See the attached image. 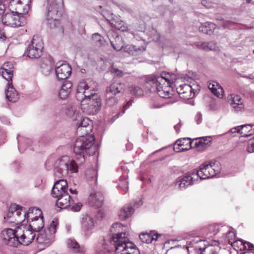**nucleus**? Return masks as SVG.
Here are the masks:
<instances>
[{
  "instance_id": "nucleus-62",
  "label": "nucleus",
  "mask_w": 254,
  "mask_h": 254,
  "mask_svg": "<svg viewBox=\"0 0 254 254\" xmlns=\"http://www.w3.org/2000/svg\"><path fill=\"white\" fill-rule=\"evenodd\" d=\"M12 165H13V166L15 165L16 166V168L15 169H17L18 168V167L19 166L20 164H19V163L18 161H15L12 164Z\"/></svg>"
},
{
  "instance_id": "nucleus-43",
  "label": "nucleus",
  "mask_w": 254,
  "mask_h": 254,
  "mask_svg": "<svg viewBox=\"0 0 254 254\" xmlns=\"http://www.w3.org/2000/svg\"><path fill=\"white\" fill-rule=\"evenodd\" d=\"M112 24L115 26V27L122 31H125L127 29V27L124 25L122 21H113Z\"/></svg>"
},
{
  "instance_id": "nucleus-17",
  "label": "nucleus",
  "mask_w": 254,
  "mask_h": 254,
  "mask_svg": "<svg viewBox=\"0 0 254 254\" xmlns=\"http://www.w3.org/2000/svg\"><path fill=\"white\" fill-rule=\"evenodd\" d=\"M34 212L35 214H38V216H34L33 213L31 214V216L28 220H27V222H29V225L27 227L33 231L38 232L41 231L44 227L43 217L40 209L35 208Z\"/></svg>"
},
{
  "instance_id": "nucleus-63",
  "label": "nucleus",
  "mask_w": 254,
  "mask_h": 254,
  "mask_svg": "<svg viewBox=\"0 0 254 254\" xmlns=\"http://www.w3.org/2000/svg\"><path fill=\"white\" fill-rule=\"evenodd\" d=\"M119 186H120V187H121L122 189H124V190H125V191H126V192H127V190H128L127 187H125V188H122V187H121V184H120V185H119Z\"/></svg>"
},
{
  "instance_id": "nucleus-58",
  "label": "nucleus",
  "mask_w": 254,
  "mask_h": 254,
  "mask_svg": "<svg viewBox=\"0 0 254 254\" xmlns=\"http://www.w3.org/2000/svg\"><path fill=\"white\" fill-rule=\"evenodd\" d=\"M6 39V36L4 35V32L2 31H0V40L4 41Z\"/></svg>"
},
{
  "instance_id": "nucleus-61",
  "label": "nucleus",
  "mask_w": 254,
  "mask_h": 254,
  "mask_svg": "<svg viewBox=\"0 0 254 254\" xmlns=\"http://www.w3.org/2000/svg\"><path fill=\"white\" fill-rule=\"evenodd\" d=\"M69 190L70 192V193L72 194H76L77 193V191H76V190H73L70 188V189H69Z\"/></svg>"
},
{
  "instance_id": "nucleus-16",
  "label": "nucleus",
  "mask_w": 254,
  "mask_h": 254,
  "mask_svg": "<svg viewBox=\"0 0 254 254\" xmlns=\"http://www.w3.org/2000/svg\"><path fill=\"white\" fill-rule=\"evenodd\" d=\"M56 232V224L53 221L43 233L38 234L35 242L38 244H48L53 241Z\"/></svg>"
},
{
  "instance_id": "nucleus-20",
  "label": "nucleus",
  "mask_w": 254,
  "mask_h": 254,
  "mask_svg": "<svg viewBox=\"0 0 254 254\" xmlns=\"http://www.w3.org/2000/svg\"><path fill=\"white\" fill-rule=\"evenodd\" d=\"M194 171H190L188 174L183 177H180L176 180V185L180 190L185 189L186 187L193 184L196 181L193 176Z\"/></svg>"
},
{
  "instance_id": "nucleus-36",
  "label": "nucleus",
  "mask_w": 254,
  "mask_h": 254,
  "mask_svg": "<svg viewBox=\"0 0 254 254\" xmlns=\"http://www.w3.org/2000/svg\"><path fill=\"white\" fill-rule=\"evenodd\" d=\"M216 27V26L214 23L210 22H206L199 26V30L206 34L210 35L213 32Z\"/></svg>"
},
{
  "instance_id": "nucleus-1",
  "label": "nucleus",
  "mask_w": 254,
  "mask_h": 254,
  "mask_svg": "<svg viewBox=\"0 0 254 254\" xmlns=\"http://www.w3.org/2000/svg\"><path fill=\"white\" fill-rule=\"evenodd\" d=\"M121 224L116 223L110 228V235L103 239L96 248V254H140L136 245L129 242L126 233H120L118 228Z\"/></svg>"
},
{
  "instance_id": "nucleus-64",
  "label": "nucleus",
  "mask_w": 254,
  "mask_h": 254,
  "mask_svg": "<svg viewBox=\"0 0 254 254\" xmlns=\"http://www.w3.org/2000/svg\"><path fill=\"white\" fill-rule=\"evenodd\" d=\"M113 32H109L108 34V36L109 37L111 36V34L113 35Z\"/></svg>"
},
{
  "instance_id": "nucleus-8",
  "label": "nucleus",
  "mask_w": 254,
  "mask_h": 254,
  "mask_svg": "<svg viewBox=\"0 0 254 254\" xmlns=\"http://www.w3.org/2000/svg\"><path fill=\"white\" fill-rule=\"evenodd\" d=\"M34 207L29 208L27 212L23 210V208L18 205L12 204L9 208L8 212L4 218L10 223H14L16 225L23 222L25 219L29 220L31 214L34 213Z\"/></svg>"
},
{
  "instance_id": "nucleus-40",
  "label": "nucleus",
  "mask_w": 254,
  "mask_h": 254,
  "mask_svg": "<svg viewBox=\"0 0 254 254\" xmlns=\"http://www.w3.org/2000/svg\"><path fill=\"white\" fill-rule=\"evenodd\" d=\"M106 105L111 107L115 105L118 102V99L116 96L106 93Z\"/></svg>"
},
{
  "instance_id": "nucleus-30",
  "label": "nucleus",
  "mask_w": 254,
  "mask_h": 254,
  "mask_svg": "<svg viewBox=\"0 0 254 254\" xmlns=\"http://www.w3.org/2000/svg\"><path fill=\"white\" fill-rule=\"evenodd\" d=\"M134 212V209L131 204H126L120 211L119 217L122 220H126L131 216Z\"/></svg>"
},
{
  "instance_id": "nucleus-51",
  "label": "nucleus",
  "mask_w": 254,
  "mask_h": 254,
  "mask_svg": "<svg viewBox=\"0 0 254 254\" xmlns=\"http://www.w3.org/2000/svg\"><path fill=\"white\" fill-rule=\"evenodd\" d=\"M194 87L193 88L191 86V95L193 96V98L198 93L199 91V87L198 85H194Z\"/></svg>"
},
{
  "instance_id": "nucleus-7",
  "label": "nucleus",
  "mask_w": 254,
  "mask_h": 254,
  "mask_svg": "<svg viewBox=\"0 0 254 254\" xmlns=\"http://www.w3.org/2000/svg\"><path fill=\"white\" fill-rule=\"evenodd\" d=\"M78 166L75 161L66 155L59 158L54 163V174L59 178L67 175L69 173H76Z\"/></svg>"
},
{
  "instance_id": "nucleus-46",
  "label": "nucleus",
  "mask_w": 254,
  "mask_h": 254,
  "mask_svg": "<svg viewBox=\"0 0 254 254\" xmlns=\"http://www.w3.org/2000/svg\"><path fill=\"white\" fill-rule=\"evenodd\" d=\"M92 39L97 44L99 45H101L103 42V38L98 33H95L92 35Z\"/></svg>"
},
{
  "instance_id": "nucleus-59",
  "label": "nucleus",
  "mask_w": 254,
  "mask_h": 254,
  "mask_svg": "<svg viewBox=\"0 0 254 254\" xmlns=\"http://www.w3.org/2000/svg\"><path fill=\"white\" fill-rule=\"evenodd\" d=\"M5 134H2L1 136V138H0V145H2L3 143H4V140L5 139Z\"/></svg>"
},
{
  "instance_id": "nucleus-25",
  "label": "nucleus",
  "mask_w": 254,
  "mask_h": 254,
  "mask_svg": "<svg viewBox=\"0 0 254 254\" xmlns=\"http://www.w3.org/2000/svg\"><path fill=\"white\" fill-rule=\"evenodd\" d=\"M104 202V196L101 192H96L89 196L88 203L92 206L101 207Z\"/></svg>"
},
{
  "instance_id": "nucleus-26",
  "label": "nucleus",
  "mask_w": 254,
  "mask_h": 254,
  "mask_svg": "<svg viewBox=\"0 0 254 254\" xmlns=\"http://www.w3.org/2000/svg\"><path fill=\"white\" fill-rule=\"evenodd\" d=\"M125 88V85L120 82H114L107 87L106 93L116 96L118 94L123 93Z\"/></svg>"
},
{
  "instance_id": "nucleus-29",
  "label": "nucleus",
  "mask_w": 254,
  "mask_h": 254,
  "mask_svg": "<svg viewBox=\"0 0 254 254\" xmlns=\"http://www.w3.org/2000/svg\"><path fill=\"white\" fill-rule=\"evenodd\" d=\"M6 97L11 102H15L19 99V95L16 90L14 88L12 83H7V88L5 91Z\"/></svg>"
},
{
  "instance_id": "nucleus-21",
  "label": "nucleus",
  "mask_w": 254,
  "mask_h": 254,
  "mask_svg": "<svg viewBox=\"0 0 254 254\" xmlns=\"http://www.w3.org/2000/svg\"><path fill=\"white\" fill-rule=\"evenodd\" d=\"M211 143V137L206 136L190 140V148H196L198 151H202L209 147Z\"/></svg>"
},
{
  "instance_id": "nucleus-3",
  "label": "nucleus",
  "mask_w": 254,
  "mask_h": 254,
  "mask_svg": "<svg viewBox=\"0 0 254 254\" xmlns=\"http://www.w3.org/2000/svg\"><path fill=\"white\" fill-rule=\"evenodd\" d=\"M80 136L76 139L73 146V151L79 160V163L82 164L85 161L84 155H93L95 154L97 147L94 144L95 137L92 135L79 134Z\"/></svg>"
},
{
  "instance_id": "nucleus-11",
  "label": "nucleus",
  "mask_w": 254,
  "mask_h": 254,
  "mask_svg": "<svg viewBox=\"0 0 254 254\" xmlns=\"http://www.w3.org/2000/svg\"><path fill=\"white\" fill-rule=\"evenodd\" d=\"M73 120L75 122L76 131L78 134H89L93 128L92 121L87 118H83L80 114L74 113Z\"/></svg>"
},
{
  "instance_id": "nucleus-56",
  "label": "nucleus",
  "mask_w": 254,
  "mask_h": 254,
  "mask_svg": "<svg viewBox=\"0 0 254 254\" xmlns=\"http://www.w3.org/2000/svg\"><path fill=\"white\" fill-rule=\"evenodd\" d=\"M112 71L116 73L118 76H122L123 75L122 71L118 68H113Z\"/></svg>"
},
{
  "instance_id": "nucleus-52",
  "label": "nucleus",
  "mask_w": 254,
  "mask_h": 254,
  "mask_svg": "<svg viewBox=\"0 0 254 254\" xmlns=\"http://www.w3.org/2000/svg\"><path fill=\"white\" fill-rule=\"evenodd\" d=\"M195 119L197 124H199L201 123L202 119V115L200 113H197L195 116Z\"/></svg>"
},
{
  "instance_id": "nucleus-39",
  "label": "nucleus",
  "mask_w": 254,
  "mask_h": 254,
  "mask_svg": "<svg viewBox=\"0 0 254 254\" xmlns=\"http://www.w3.org/2000/svg\"><path fill=\"white\" fill-rule=\"evenodd\" d=\"M197 46L201 49L205 51H217L218 47L216 46L215 43L213 42H204L200 44H197Z\"/></svg>"
},
{
  "instance_id": "nucleus-48",
  "label": "nucleus",
  "mask_w": 254,
  "mask_h": 254,
  "mask_svg": "<svg viewBox=\"0 0 254 254\" xmlns=\"http://www.w3.org/2000/svg\"><path fill=\"white\" fill-rule=\"evenodd\" d=\"M241 242L246 248L248 247V250L249 251H251L254 254V245L253 244L243 240H241Z\"/></svg>"
},
{
  "instance_id": "nucleus-6",
  "label": "nucleus",
  "mask_w": 254,
  "mask_h": 254,
  "mask_svg": "<svg viewBox=\"0 0 254 254\" xmlns=\"http://www.w3.org/2000/svg\"><path fill=\"white\" fill-rule=\"evenodd\" d=\"M46 7L47 24L50 28H54L59 24L58 18L62 15L64 11L63 0H47Z\"/></svg>"
},
{
  "instance_id": "nucleus-37",
  "label": "nucleus",
  "mask_w": 254,
  "mask_h": 254,
  "mask_svg": "<svg viewBox=\"0 0 254 254\" xmlns=\"http://www.w3.org/2000/svg\"><path fill=\"white\" fill-rule=\"evenodd\" d=\"M67 245L68 247L75 252L83 253L85 251L84 247L80 246L74 239H69L67 241Z\"/></svg>"
},
{
  "instance_id": "nucleus-34",
  "label": "nucleus",
  "mask_w": 254,
  "mask_h": 254,
  "mask_svg": "<svg viewBox=\"0 0 254 254\" xmlns=\"http://www.w3.org/2000/svg\"><path fill=\"white\" fill-rule=\"evenodd\" d=\"M12 65L10 63L7 62L4 64L3 66L1 68V73L2 77L6 79L8 82L12 83V77L13 76V71L11 69L6 68V67Z\"/></svg>"
},
{
  "instance_id": "nucleus-53",
  "label": "nucleus",
  "mask_w": 254,
  "mask_h": 254,
  "mask_svg": "<svg viewBox=\"0 0 254 254\" xmlns=\"http://www.w3.org/2000/svg\"><path fill=\"white\" fill-rule=\"evenodd\" d=\"M164 105L163 104L159 105L158 104L155 103H151L150 104V108L151 109H158L160 108L163 107Z\"/></svg>"
},
{
  "instance_id": "nucleus-33",
  "label": "nucleus",
  "mask_w": 254,
  "mask_h": 254,
  "mask_svg": "<svg viewBox=\"0 0 254 254\" xmlns=\"http://www.w3.org/2000/svg\"><path fill=\"white\" fill-rule=\"evenodd\" d=\"M208 87L211 92L215 96L220 98L223 97V89L218 83L212 81L209 83Z\"/></svg>"
},
{
  "instance_id": "nucleus-9",
  "label": "nucleus",
  "mask_w": 254,
  "mask_h": 254,
  "mask_svg": "<svg viewBox=\"0 0 254 254\" xmlns=\"http://www.w3.org/2000/svg\"><path fill=\"white\" fill-rule=\"evenodd\" d=\"M192 171L195 172L193 175L197 181L198 179L200 180H205L214 177L217 174L220 172V168L218 165V163L216 164L213 161L209 163H204L201 164L198 170Z\"/></svg>"
},
{
  "instance_id": "nucleus-38",
  "label": "nucleus",
  "mask_w": 254,
  "mask_h": 254,
  "mask_svg": "<svg viewBox=\"0 0 254 254\" xmlns=\"http://www.w3.org/2000/svg\"><path fill=\"white\" fill-rule=\"evenodd\" d=\"M19 135L17 136V142L18 144V149L20 152H23L25 150V147H28L30 145L32 140L30 139L22 137L19 138Z\"/></svg>"
},
{
  "instance_id": "nucleus-32",
  "label": "nucleus",
  "mask_w": 254,
  "mask_h": 254,
  "mask_svg": "<svg viewBox=\"0 0 254 254\" xmlns=\"http://www.w3.org/2000/svg\"><path fill=\"white\" fill-rule=\"evenodd\" d=\"M240 134L242 137H248L254 134V125L246 124L240 126Z\"/></svg>"
},
{
  "instance_id": "nucleus-15",
  "label": "nucleus",
  "mask_w": 254,
  "mask_h": 254,
  "mask_svg": "<svg viewBox=\"0 0 254 254\" xmlns=\"http://www.w3.org/2000/svg\"><path fill=\"white\" fill-rule=\"evenodd\" d=\"M17 235V227L15 230L6 229L1 232V237L4 243L13 247H17L21 244L20 237Z\"/></svg>"
},
{
  "instance_id": "nucleus-41",
  "label": "nucleus",
  "mask_w": 254,
  "mask_h": 254,
  "mask_svg": "<svg viewBox=\"0 0 254 254\" xmlns=\"http://www.w3.org/2000/svg\"><path fill=\"white\" fill-rule=\"evenodd\" d=\"M228 100L230 105L234 104V103H243L242 98L237 95L231 94L229 95L228 96Z\"/></svg>"
},
{
  "instance_id": "nucleus-54",
  "label": "nucleus",
  "mask_w": 254,
  "mask_h": 254,
  "mask_svg": "<svg viewBox=\"0 0 254 254\" xmlns=\"http://www.w3.org/2000/svg\"><path fill=\"white\" fill-rule=\"evenodd\" d=\"M239 130H240V126L232 128L229 130V132H230L232 133L237 132L240 134V131Z\"/></svg>"
},
{
  "instance_id": "nucleus-55",
  "label": "nucleus",
  "mask_w": 254,
  "mask_h": 254,
  "mask_svg": "<svg viewBox=\"0 0 254 254\" xmlns=\"http://www.w3.org/2000/svg\"><path fill=\"white\" fill-rule=\"evenodd\" d=\"M142 204L141 200H138L136 201H135L132 205V208L134 209V208H137L139 207L140 205H141Z\"/></svg>"
},
{
  "instance_id": "nucleus-12",
  "label": "nucleus",
  "mask_w": 254,
  "mask_h": 254,
  "mask_svg": "<svg viewBox=\"0 0 254 254\" xmlns=\"http://www.w3.org/2000/svg\"><path fill=\"white\" fill-rule=\"evenodd\" d=\"M43 49L42 39L38 36L34 35L24 54L30 58L37 59L42 55Z\"/></svg>"
},
{
  "instance_id": "nucleus-23",
  "label": "nucleus",
  "mask_w": 254,
  "mask_h": 254,
  "mask_svg": "<svg viewBox=\"0 0 254 254\" xmlns=\"http://www.w3.org/2000/svg\"><path fill=\"white\" fill-rule=\"evenodd\" d=\"M54 62L50 56L43 58L40 63V67L42 73L49 75L53 69Z\"/></svg>"
},
{
  "instance_id": "nucleus-14",
  "label": "nucleus",
  "mask_w": 254,
  "mask_h": 254,
  "mask_svg": "<svg viewBox=\"0 0 254 254\" xmlns=\"http://www.w3.org/2000/svg\"><path fill=\"white\" fill-rule=\"evenodd\" d=\"M6 1H8V7L10 10L23 16L28 12L31 2V0H7Z\"/></svg>"
},
{
  "instance_id": "nucleus-27",
  "label": "nucleus",
  "mask_w": 254,
  "mask_h": 254,
  "mask_svg": "<svg viewBox=\"0 0 254 254\" xmlns=\"http://www.w3.org/2000/svg\"><path fill=\"white\" fill-rule=\"evenodd\" d=\"M190 139L184 138L177 140L174 146V150L177 152L186 151L190 149Z\"/></svg>"
},
{
  "instance_id": "nucleus-5",
  "label": "nucleus",
  "mask_w": 254,
  "mask_h": 254,
  "mask_svg": "<svg viewBox=\"0 0 254 254\" xmlns=\"http://www.w3.org/2000/svg\"><path fill=\"white\" fill-rule=\"evenodd\" d=\"M7 0H0V19L6 26L17 27L22 26L26 23L24 16L15 13L13 10H6L4 2Z\"/></svg>"
},
{
  "instance_id": "nucleus-24",
  "label": "nucleus",
  "mask_w": 254,
  "mask_h": 254,
  "mask_svg": "<svg viewBox=\"0 0 254 254\" xmlns=\"http://www.w3.org/2000/svg\"><path fill=\"white\" fill-rule=\"evenodd\" d=\"M177 92L180 97L184 100H189L193 98L191 95V86L187 84L180 85L177 88Z\"/></svg>"
},
{
  "instance_id": "nucleus-18",
  "label": "nucleus",
  "mask_w": 254,
  "mask_h": 254,
  "mask_svg": "<svg viewBox=\"0 0 254 254\" xmlns=\"http://www.w3.org/2000/svg\"><path fill=\"white\" fill-rule=\"evenodd\" d=\"M95 222L92 217L89 215H83L81 220V228L82 234L89 237L93 232Z\"/></svg>"
},
{
  "instance_id": "nucleus-45",
  "label": "nucleus",
  "mask_w": 254,
  "mask_h": 254,
  "mask_svg": "<svg viewBox=\"0 0 254 254\" xmlns=\"http://www.w3.org/2000/svg\"><path fill=\"white\" fill-rule=\"evenodd\" d=\"M97 171L95 170H87L86 172V176L87 179L97 181Z\"/></svg>"
},
{
  "instance_id": "nucleus-47",
  "label": "nucleus",
  "mask_w": 254,
  "mask_h": 254,
  "mask_svg": "<svg viewBox=\"0 0 254 254\" xmlns=\"http://www.w3.org/2000/svg\"><path fill=\"white\" fill-rule=\"evenodd\" d=\"M204 247L199 248V253L198 254H205L206 250L213 251L211 246H209V244L207 245V246H206L205 244H204Z\"/></svg>"
},
{
  "instance_id": "nucleus-2",
  "label": "nucleus",
  "mask_w": 254,
  "mask_h": 254,
  "mask_svg": "<svg viewBox=\"0 0 254 254\" xmlns=\"http://www.w3.org/2000/svg\"><path fill=\"white\" fill-rule=\"evenodd\" d=\"M97 88V83L90 79L83 80L78 84L75 96L81 102L83 111L87 114H96L101 109V99L95 92Z\"/></svg>"
},
{
  "instance_id": "nucleus-4",
  "label": "nucleus",
  "mask_w": 254,
  "mask_h": 254,
  "mask_svg": "<svg viewBox=\"0 0 254 254\" xmlns=\"http://www.w3.org/2000/svg\"><path fill=\"white\" fill-rule=\"evenodd\" d=\"M163 79L171 83V80L163 75L157 76L151 75L145 78L144 86L150 92H157L161 98H170L173 94L170 91V87L162 86L160 82Z\"/></svg>"
},
{
  "instance_id": "nucleus-19",
  "label": "nucleus",
  "mask_w": 254,
  "mask_h": 254,
  "mask_svg": "<svg viewBox=\"0 0 254 254\" xmlns=\"http://www.w3.org/2000/svg\"><path fill=\"white\" fill-rule=\"evenodd\" d=\"M59 64H57L55 69L57 78L59 80L66 79L71 74V66L67 63H63L59 65Z\"/></svg>"
},
{
  "instance_id": "nucleus-49",
  "label": "nucleus",
  "mask_w": 254,
  "mask_h": 254,
  "mask_svg": "<svg viewBox=\"0 0 254 254\" xmlns=\"http://www.w3.org/2000/svg\"><path fill=\"white\" fill-rule=\"evenodd\" d=\"M247 150L249 153L254 152V142L253 141V139L249 140Z\"/></svg>"
},
{
  "instance_id": "nucleus-60",
  "label": "nucleus",
  "mask_w": 254,
  "mask_h": 254,
  "mask_svg": "<svg viewBox=\"0 0 254 254\" xmlns=\"http://www.w3.org/2000/svg\"><path fill=\"white\" fill-rule=\"evenodd\" d=\"M132 104V103H131V101H128V102H127V103L126 104V105L124 106V108H125V109H127V108H128L130 106H131Z\"/></svg>"
},
{
  "instance_id": "nucleus-10",
  "label": "nucleus",
  "mask_w": 254,
  "mask_h": 254,
  "mask_svg": "<svg viewBox=\"0 0 254 254\" xmlns=\"http://www.w3.org/2000/svg\"><path fill=\"white\" fill-rule=\"evenodd\" d=\"M115 38L112 40L109 38L110 43L112 47L117 51H119L124 49V51L128 55L132 56H137L140 55L142 52L146 50V48L143 46L137 47L133 45H127L124 47L123 42L116 33H114Z\"/></svg>"
},
{
  "instance_id": "nucleus-35",
  "label": "nucleus",
  "mask_w": 254,
  "mask_h": 254,
  "mask_svg": "<svg viewBox=\"0 0 254 254\" xmlns=\"http://www.w3.org/2000/svg\"><path fill=\"white\" fill-rule=\"evenodd\" d=\"M159 236L161 235L157 234H153L152 233H144L139 235V239L142 243L149 244L153 241H156Z\"/></svg>"
},
{
  "instance_id": "nucleus-44",
  "label": "nucleus",
  "mask_w": 254,
  "mask_h": 254,
  "mask_svg": "<svg viewBox=\"0 0 254 254\" xmlns=\"http://www.w3.org/2000/svg\"><path fill=\"white\" fill-rule=\"evenodd\" d=\"M234 112L236 113L242 112L244 111V105L243 103L231 104Z\"/></svg>"
},
{
  "instance_id": "nucleus-31",
  "label": "nucleus",
  "mask_w": 254,
  "mask_h": 254,
  "mask_svg": "<svg viewBox=\"0 0 254 254\" xmlns=\"http://www.w3.org/2000/svg\"><path fill=\"white\" fill-rule=\"evenodd\" d=\"M72 86V85L70 82H64L59 92V97L63 100L65 99L70 93Z\"/></svg>"
},
{
  "instance_id": "nucleus-50",
  "label": "nucleus",
  "mask_w": 254,
  "mask_h": 254,
  "mask_svg": "<svg viewBox=\"0 0 254 254\" xmlns=\"http://www.w3.org/2000/svg\"><path fill=\"white\" fill-rule=\"evenodd\" d=\"M82 206V203L80 202H78L77 203H75L72 206L71 210L72 211L74 212H78L80 210Z\"/></svg>"
},
{
  "instance_id": "nucleus-57",
  "label": "nucleus",
  "mask_w": 254,
  "mask_h": 254,
  "mask_svg": "<svg viewBox=\"0 0 254 254\" xmlns=\"http://www.w3.org/2000/svg\"><path fill=\"white\" fill-rule=\"evenodd\" d=\"M181 126V123L180 122L179 123H178V124L176 125L175 126H174V129L176 130V132H179V130H180V128Z\"/></svg>"
},
{
  "instance_id": "nucleus-42",
  "label": "nucleus",
  "mask_w": 254,
  "mask_h": 254,
  "mask_svg": "<svg viewBox=\"0 0 254 254\" xmlns=\"http://www.w3.org/2000/svg\"><path fill=\"white\" fill-rule=\"evenodd\" d=\"M130 93L135 97H139L143 95L142 90L138 86H134L130 87Z\"/></svg>"
},
{
  "instance_id": "nucleus-22",
  "label": "nucleus",
  "mask_w": 254,
  "mask_h": 254,
  "mask_svg": "<svg viewBox=\"0 0 254 254\" xmlns=\"http://www.w3.org/2000/svg\"><path fill=\"white\" fill-rule=\"evenodd\" d=\"M67 183L65 180H59L55 183L51 191V194L53 197L58 198L67 191Z\"/></svg>"
},
{
  "instance_id": "nucleus-28",
  "label": "nucleus",
  "mask_w": 254,
  "mask_h": 254,
  "mask_svg": "<svg viewBox=\"0 0 254 254\" xmlns=\"http://www.w3.org/2000/svg\"><path fill=\"white\" fill-rule=\"evenodd\" d=\"M64 194L58 197L56 202L57 206L61 209L67 208L72 202V200L71 199V197L67 191Z\"/></svg>"
},
{
  "instance_id": "nucleus-13",
  "label": "nucleus",
  "mask_w": 254,
  "mask_h": 254,
  "mask_svg": "<svg viewBox=\"0 0 254 254\" xmlns=\"http://www.w3.org/2000/svg\"><path fill=\"white\" fill-rule=\"evenodd\" d=\"M20 237L21 244L27 246L31 244L36 237L35 232L23 224L17 227V235Z\"/></svg>"
}]
</instances>
